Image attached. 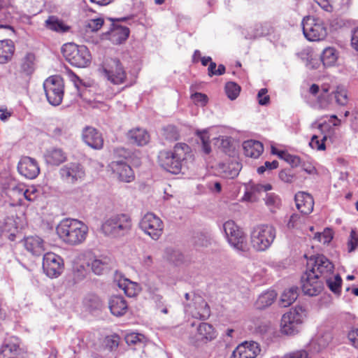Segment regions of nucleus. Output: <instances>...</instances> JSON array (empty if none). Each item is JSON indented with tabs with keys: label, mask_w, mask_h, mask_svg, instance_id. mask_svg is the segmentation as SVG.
<instances>
[{
	"label": "nucleus",
	"mask_w": 358,
	"mask_h": 358,
	"mask_svg": "<svg viewBox=\"0 0 358 358\" xmlns=\"http://www.w3.org/2000/svg\"><path fill=\"white\" fill-rule=\"evenodd\" d=\"M192 159L189 146L182 143L176 144L173 151L163 150L158 155L159 166L173 174H178L183 168L187 167V162Z\"/></svg>",
	"instance_id": "obj_1"
},
{
	"label": "nucleus",
	"mask_w": 358,
	"mask_h": 358,
	"mask_svg": "<svg viewBox=\"0 0 358 358\" xmlns=\"http://www.w3.org/2000/svg\"><path fill=\"white\" fill-rule=\"evenodd\" d=\"M59 238L69 245L83 243L87 236L88 227L83 222L76 219H64L56 227Z\"/></svg>",
	"instance_id": "obj_2"
},
{
	"label": "nucleus",
	"mask_w": 358,
	"mask_h": 358,
	"mask_svg": "<svg viewBox=\"0 0 358 358\" xmlns=\"http://www.w3.org/2000/svg\"><path fill=\"white\" fill-rule=\"evenodd\" d=\"M132 228V220L128 214H115L107 218L101 226L103 233L109 237L120 238L128 234Z\"/></svg>",
	"instance_id": "obj_3"
},
{
	"label": "nucleus",
	"mask_w": 358,
	"mask_h": 358,
	"mask_svg": "<svg viewBox=\"0 0 358 358\" xmlns=\"http://www.w3.org/2000/svg\"><path fill=\"white\" fill-rule=\"evenodd\" d=\"M276 236L275 228L270 224L255 227L250 234V243L257 251H265L271 247Z\"/></svg>",
	"instance_id": "obj_4"
},
{
	"label": "nucleus",
	"mask_w": 358,
	"mask_h": 358,
	"mask_svg": "<svg viewBox=\"0 0 358 358\" xmlns=\"http://www.w3.org/2000/svg\"><path fill=\"white\" fill-rule=\"evenodd\" d=\"M62 52L66 59L76 67H85L91 60L90 53L84 45L78 46L75 43H66L62 46Z\"/></svg>",
	"instance_id": "obj_5"
},
{
	"label": "nucleus",
	"mask_w": 358,
	"mask_h": 358,
	"mask_svg": "<svg viewBox=\"0 0 358 358\" xmlns=\"http://www.w3.org/2000/svg\"><path fill=\"white\" fill-rule=\"evenodd\" d=\"M304 309L298 306L284 314L281 319V331L286 335H294L300 330L304 317Z\"/></svg>",
	"instance_id": "obj_6"
},
{
	"label": "nucleus",
	"mask_w": 358,
	"mask_h": 358,
	"mask_svg": "<svg viewBox=\"0 0 358 358\" xmlns=\"http://www.w3.org/2000/svg\"><path fill=\"white\" fill-rule=\"evenodd\" d=\"M223 229L229 245L238 251L248 250L244 232L233 220H228L223 224Z\"/></svg>",
	"instance_id": "obj_7"
},
{
	"label": "nucleus",
	"mask_w": 358,
	"mask_h": 358,
	"mask_svg": "<svg viewBox=\"0 0 358 358\" xmlns=\"http://www.w3.org/2000/svg\"><path fill=\"white\" fill-rule=\"evenodd\" d=\"M105 77L114 85L123 84L127 79V73L120 61L117 58H107L102 64Z\"/></svg>",
	"instance_id": "obj_8"
},
{
	"label": "nucleus",
	"mask_w": 358,
	"mask_h": 358,
	"mask_svg": "<svg viewBox=\"0 0 358 358\" xmlns=\"http://www.w3.org/2000/svg\"><path fill=\"white\" fill-rule=\"evenodd\" d=\"M43 88L48 102L52 106H59L63 99L64 85L63 79L59 76L47 78Z\"/></svg>",
	"instance_id": "obj_9"
},
{
	"label": "nucleus",
	"mask_w": 358,
	"mask_h": 358,
	"mask_svg": "<svg viewBox=\"0 0 358 358\" xmlns=\"http://www.w3.org/2000/svg\"><path fill=\"white\" fill-rule=\"evenodd\" d=\"M302 28L305 37L310 41L323 40L327 35L323 22L313 17H305L302 21Z\"/></svg>",
	"instance_id": "obj_10"
},
{
	"label": "nucleus",
	"mask_w": 358,
	"mask_h": 358,
	"mask_svg": "<svg viewBox=\"0 0 358 358\" xmlns=\"http://www.w3.org/2000/svg\"><path fill=\"white\" fill-rule=\"evenodd\" d=\"M140 229L153 240H158L164 229L162 220L152 213H146L139 222Z\"/></svg>",
	"instance_id": "obj_11"
},
{
	"label": "nucleus",
	"mask_w": 358,
	"mask_h": 358,
	"mask_svg": "<svg viewBox=\"0 0 358 358\" xmlns=\"http://www.w3.org/2000/svg\"><path fill=\"white\" fill-rule=\"evenodd\" d=\"M307 266L310 268L308 271L322 280L334 274V264L322 255L310 257Z\"/></svg>",
	"instance_id": "obj_12"
},
{
	"label": "nucleus",
	"mask_w": 358,
	"mask_h": 358,
	"mask_svg": "<svg viewBox=\"0 0 358 358\" xmlns=\"http://www.w3.org/2000/svg\"><path fill=\"white\" fill-rule=\"evenodd\" d=\"M333 98L338 105L345 106L348 101V93L345 88L338 87L336 90L330 91L327 85H322L321 94L318 97V101L322 107H327L331 103Z\"/></svg>",
	"instance_id": "obj_13"
},
{
	"label": "nucleus",
	"mask_w": 358,
	"mask_h": 358,
	"mask_svg": "<svg viewBox=\"0 0 358 358\" xmlns=\"http://www.w3.org/2000/svg\"><path fill=\"white\" fill-rule=\"evenodd\" d=\"M43 268L45 274L50 278H57L63 271V259L60 256L53 252H48L43 256Z\"/></svg>",
	"instance_id": "obj_14"
},
{
	"label": "nucleus",
	"mask_w": 358,
	"mask_h": 358,
	"mask_svg": "<svg viewBox=\"0 0 358 358\" xmlns=\"http://www.w3.org/2000/svg\"><path fill=\"white\" fill-rule=\"evenodd\" d=\"M322 280L317 275L306 271L301 277V289L303 293L311 296L319 294L323 288Z\"/></svg>",
	"instance_id": "obj_15"
},
{
	"label": "nucleus",
	"mask_w": 358,
	"mask_h": 358,
	"mask_svg": "<svg viewBox=\"0 0 358 358\" xmlns=\"http://www.w3.org/2000/svg\"><path fill=\"white\" fill-rule=\"evenodd\" d=\"M59 174L65 182L73 184L85 176V171L79 164L70 163L61 168Z\"/></svg>",
	"instance_id": "obj_16"
},
{
	"label": "nucleus",
	"mask_w": 358,
	"mask_h": 358,
	"mask_svg": "<svg viewBox=\"0 0 358 358\" xmlns=\"http://www.w3.org/2000/svg\"><path fill=\"white\" fill-rule=\"evenodd\" d=\"M261 349L255 341H245L239 344L233 351L230 358H255Z\"/></svg>",
	"instance_id": "obj_17"
},
{
	"label": "nucleus",
	"mask_w": 358,
	"mask_h": 358,
	"mask_svg": "<svg viewBox=\"0 0 358 358\" xmlns=\"http://www.w3.org/2000/svg\"><path fill=\"white\" fill-rule=\"evenodd\" d=\"M17 170L20 174L28 179L36 178L40 173L38 162L29 157H23L20 159Z\"/></svg>",
	"instance_id": "obj_18"
},
{
	"label": "nucleus",
	"mask_w": 358,
	"mask_h": 358,
	"mask_svg": "<svg viewBox=\"0 0 358 358\" xmlns=\"http://www.w3.org/2000/svg\"><path fill=\"white\" fill-rule=\"evenodd\" d=\"M111 168L120 181L131 182L135 178L134 173L131 166L122 161L113 162Z\"/></svg>",
	"instance_id": "obj_19"
},
{
	"label": "nucleus",
	"mask_w": 358,
	"mask_h": 358,
	"mask_svg": "<svg viewBox=\"0 0 358 358\" xmlns=\"http://www.w3.org/2000/svg\"><path fill=\"white\" fill-rule=\"evenodd\" d=\"M0 358H27V353L20 348L18 344L5 342L0 349Z\"/></svg>",
	"instance_id": "obj_20"
},
{
	"label": "nucleus",
	"mask_w": 358,
	"mask_h": 358,
	"mask_svg": "<svg viewBox=\"0 0 358 358\" xmlns=\"http://www.w3.org/2000/svg\"><path fill=\"white\" fill-rule=\"evenodd\" d=\"M85 143L94 149H101L103 145L101 134L93 127H86L83 132Z\"/></svg>",
	"instance_id": "obj_21"
},
{
	"label": "nucleus",
	"mask_w": 358,
	"mask_h": 358,
	"mask_svg": "<svg viewBox=\"0 0 358 358\" xmlns=\"http://www.w3.org/2000/svg\"><path fill=\"white\" fill-rule=\"evenodd\" d=\"M295 202L297 209L304 215L310 214L314 206L313 196L304 192H299L295 195Z\"/></svg>",
	"instance_id": "obj_22"
},
{
	"label": "nucleus",
	"mask_w": 358,
	"mask_h": 358,
	"mask_svg": "<svg viewBox=\"0 0 358 358\" xmlns=\"http://www.w3.org/2000/svg\"><path fill=\"white\" fill-rule=\"evenodd\" d=\"M193 303L194 310L190 312L194 317L203 320L209 317L210 315V307L201 296L194 295Z\"/></svg>",
	"instance_id": "obj_23"
},
{
	"label": "nucleus",
	"mask_w": 358,
	"mask_h": 358,
	"mask_svg": "<svg viewBox=\"0 0 358 358\" xmlns=\"http://www.w3.org/2000/svg\"><path fill=\"white\" fill-rule=\"evenodd\" d=\"M43 157L45 162L52 166H58L66 162L67 159L66 154L59 148L47 149Z\"/></svg>",
	"instance_id": "obj_24"
},
{
	"label": "nucleus",
	"mask_w": 358,
	"mask_h": 358,
	"mask_svg": "<svg viewBox=\"0 0 358 358\" xmlns=\"http://www.w3.org/2000/svg\"><path fill=\"white\" fill-rule=\"evenodd\" d=\"M241 168V164L237 160L233 159L227 163L220 164L218 170L222 177L234 178L238 175Z\"/></svg>",
	"instance_id": "obj_25"
},
{
	"label": "nucleus",
	"mask_w": 358,
	"mask_h": 358,
	"mask_svg": "<svg viewBox=\"0 0 358 358\" xmlns=\"http://www.w3.org/2000/svg\"><path fill=\"white\" fill-rule=\"evenodd\" d=\"M127 136L131 144L138 146L145 145L150 141V135L148 131L141 128L131 129Z\"/></svg>",
	"instance_id": "obj_26"
},
{
	"label": "nucleus",
	"mask_w": 358,
	"mask_h": 358,
	"mask_svg": "<svg viewBox=\"0 0 358 358\" xmlns=\"http://www.w3.org/2000/svg\"><path fill=\"white\" fill-rule=\"evenodd\" d=\"M108 306L111 313L117 317L124 315L127 310V301L122 296H113L108 301Z\"/></svg>",
	"instance_id": "obj_27"
},
{
	"label": "nucleus",
	"mask_w": 358,
	"mask_h": 358,
	"mask_svg": "<svg viewBox=\"0 0 358 358\" xmlns=\"http://www.w3.org/2000/svg\"><path fill=\"white\" fill-rule=\"evenodd\" d=\"M24 245L27 251L36 256L41 255L45 250L43 239L36 236L24 238Z\"/></svg>",
	"instance_id": "obj_28"
},
{
	"label": "nucleus",
	"mask_w": 358,
	"mask_h": 358,
	"mask_svg": "<svg viewBox=\"0 0 358 358\" xmlns=\"http://www.w3.org/2000/svg\"><path fill=\"white\" fill-rule=\"evenodd\" d=\"M109 39L115 44L122 43L129 35V28L113 24V28L108 32Z\"/></svg>",
	"instance_id": "obj_29"
},
{
	"label": "nucleus",
	"mask_w": 358,
	"mask_h": 358,
	"mask_svg": "<svg viewBox=\"0 0 358 358\" xmlns=\"http://www.w3.org/2000/svg\"><path fill=\"white\" fill-rule=\"evenodd\" d=\"M243 148L245 155L252 158L259 157L264 150L262 143L254 140L245 141L243 143Z\"/></svg>",
	"instance_id": "obj_30"
},
{
	"label": "nucleus",
	"mask_w": 358,
	"mask_h": 358,
	"mask_svg": "<svg viewBox=\"0 0 358 358\" xmlns=\"http://www.w3.org/2000/svg\"><path fill=\"white\" fill-rule=\"evenodd\" d=\"M15 51L14 43L11 40L0 41V64L10 61Z\"/></svg>",
	"instance_id": "obj_31"
},
{
	"label": "nucleus",
	"mask_w": 358,
	"mask_h": 358,
	"mask_svg": "<svg viewBox=\"0 0 358 358\" xmlns=\"http://www.w3.org/2000/svg\"><path fill=\"white\" fill-rule=\"evenodd\" d=\"M45 27L49 30L59 33H64L70 29L69 26L65 24L62 20L55 15L48 17L45 21Z\"/></svg>",
	"instance_id": "obj_32"
},
{
	"label": "nucleus",
	"mask_w": 358,
	"mask_h": 358,
	"mask_svg": "<svg viewBox=\"0 0 358 358\" xmlns=\"http://www.w3.org/2000/svg\"><path fill=\"white\" fill-rule=\"evenodd\" d=\"M117 285L129 297L136 296L141 291V287L138 284L127 278L120 280Z\"/></svg>",
	"instance_id": "obj_33"
},
{
	"label": "nucleus",
	"mask_w": 358,
	"mask_h": 358,
	"mask_svg": "<svg viewBox=\"0 0 358 358\" xmlns=\"http://www.w3.org/2000/svg\"><path fill=\"white\" fill-rule=\"evenodd\" d=\"M35 55L27 53L21 61L20 72L27 78L29 77L35 70Z\"/></svg>",
	"instance_id": "obj_34"
},
{
	"label": "nucleus",
	"mask_w": 358,
	"mask_h": 358,
	"mask_svg": "<svg viewBox=\"0 0 358 358\" xmlns=\"http://www.w3.org/2000/svg\"><path fill=\"white\" fill-rule=\"evenodd\" d=\"M264 201L265 205L272 213H275L281 208V199L275 193H267L264 198Z\"/></svg>",
	"instance_id": "obj_35"
},
{
	"label": "nucleus",
	"mask_w": 358,
	"mask_h": 358,
	"mask_svg": "<svg viewBox=\"0 0 358 358\" xmlns=\"http://www.w3.org/2000/svg\"><path fill=\"white\" fill-rule=\"evenodd\" d=\"M199 339L202 341H211L216 337L213 327L208 323H201L197 328Z\"/></svg>",
	"instance_id": "obj_36"
},
{
	"label": "nucleus",
	"mask_w": 358,
	"mask_h": 358,
	"mask_svg": "<svg viewBox=\"0 0 358 358\" xmlns=\"http://www.w3.org/2000/svg\"><path fill=\"white\" fill-rule=\"evenodd\" d=\"M297 287H292L285 289L281 295L280 305L283 307H287L294 303L299 296Z\"/></svg>",
	"instance_id": "obj_37"
},
{
	"label": "nucleus",
	"mask_w": 358,
	"mask_h": 358,
	"mask_svg": "<svg viewBox=\"0 0 358 358\" xmlns=\"http://www.w3.org/2000/svg\"><path fill=\"white\" fill-rule=\"evenodd\" d=\"M276 293L273 290L266 292L262 294L256 301V306L258 309H264L271 306L276 298Z\"/></svg>",
	"instance_id": "obj_38"
},
{
	"label": "nucleus",
	"mask_w": 358,
	"mask_h": 358,
	"mask_svg": "<svg viewBox=\"0 0 358 358\" xmlns=\"http://www.w3.org/2000/svg\"><path fill=\"white\" fill-rule=\"evenodd\" d=\"M338 52L332 47L326 48L322 54L321 59L324 66H333L338 59Z\"/></svg>",
	"instance_id": "obj_39"
},
{
	"label": "nucleus",
	"mask_w": 358,
	"mask_h": 358,
	"mask_svg": "<svg viewBox=\"0 0 358 358\" xmlns=\"http://www.w3.org/2000/svg\"><path fill=\"white\" fill-rule=\"evenodd\" d=\"M110 263V259L106 257H95L89 264L91 266L92 271L97 275L102 273L103 270L107 268Z\"/></svg>",
	"instance_id": "obj_40"
},
{
	"label": "nucleus",
	"mask_w": 358,
	"mask_h": 358,
	"mask_svg": "<svg viewBox=\"0 0 358 358\" xmlns=\"http://www.w3.org/2000/svg\"><path fill=\"white\" fill-rule=\"evenodd\" d=\"M323 280L326 281L327 286L335 294L340 292L342 279L338 274L334 275L333 277L329 275Z\"/></svg>",
	"instance_id": "obj_41"
},
{
	"label": "nucleus",
	"mask_w": 358,
	"mask_h": 358,
	"mask_svg": "<svg viewBox=\"0 0 358 358\" xmlns=\"http://www.w3.org/2000/svg\"><path fill=\"white\" fill-rule=\"evenodd\" d=\"M166 258L175 264L182 262L184 256L180 251L174 248H169L165 251Z\"/></svg>",
	"instance_id": "obj_42"
},
{
	"label": "nucleus",
	"mask_w": 358,
	"mask_h": 358,
	"mask_svg": "<svg viewBox=\"0 0 358 358\" xmlns=\"http://www.w3.org/2000/svg\"><path fill=\"white\" fill-rule=\"evenodd\" d=\"M241 91L238 85L234 82H229L225 85V92L229 99L234 100L237 98Z\"/></svg>",
	"instance_id": "obj_43"
},
{
	"label": "nucleus",
	"mask_w": 358,
	"mask_h": 358,
	"mask_svg": "<svg viewBox=\"0 0 358 358\" xmlns=\"http://www.w3.org/2000/svg\"><path fill=\"white\" fill-rule=\"evenodd\" d=\"M104 20L101 17L90 19L86 21L85 27L90 31H97L103 25Z\"/></svg>",
	"instance_id": "obj_44"
},
{
	"label": "nucleus",
	"mask_w": 358,
	"mask_h": 358,
	"mask_svg": "<svg viewBox=\"0 0 358 358\" xmlns=\"http://www.w3.org/2000/svg\"><path fill=\"white\" fill-rule=\"evenodd\" d=\"M145 336L143 334L137 333L128 334L125 336V341L128 345H136L138 343H143Z\"/></svg>",
	"instance_id": "obj_45"
},
{
	"label": "nucleus",
	"mask_w": 358,
	"mask_h": 358,
	"mask_svg": "<svg viewBox=\"0 0 358 358\" xmlns=\"http://www.w3.org/2000/svg\"><path fill=\"white\" fill-rule=\"evenodd\" d=\"M327 139V136H324L321 141H320L317 135H313L311 138L310 142L309 143L310 146L316 149L317 150H324L326 148L324 141Z\"/></svg>",
	"instance_id": "obj_46"
},
{
	"label": "nucleus",
	"mask_w": 358,
	"mask_h": 358,
	"mask_svg": "<svg viewBox=\"0 0 358 358\" xmlns=\"http://www.w3.org/2000/svg\"><path fill=\"white\" fill-rule=\"evenodd\" d=\"M164 137L169 141H176L179 138L178 131L176 127L169 125L164 129Z\"/></svg>",
	"instance_id": "obj_47"
},
{
	"label": "nucleus",
	"mask_w": 358,
	"mask_h": 358,
	"mask_svg": "<svg viewBox=\"0 0 358 358\" xmlns=\"http://www.w3.org/2000/svg\"><path fill=\"white\" fill-rule=\"evenodd\" d=\"M332 238V233L329 229L325 230L322 233H316L314 236V239L324 244L329 243Z\"/></svg>",
	"instance_id": "obj_48"
},
{
	"label": "nucleus",
	"mask_w": 358,
	"mask_h": 358,
	"mask_svg": "<svg viewBox=\"0 0 358 358\" xmlns=\"http://www.w3.org/2000/svg\"><path fill=\"white\" fill-rule=\"evenodd\" d=\"M24 192V197L29 201H35L39 195L38 190L36 187L31 186L28 188H25Z\"/></svg>",
	"instance_id": "obj_49"
},
{
	"label": "nucleus",
	"mask_w": 358,
	"mask_h": 358,
	"mask_svg": "<svg viewBox=\"0 0 358 358\" xmlns=\"http://www.w3.org/2000/svg\"><path fill=\"white\" fill-rule=\"evenodd\" d=\"M86 306L92 309H99L101 307V299L97 296H90L85 299Z\"/></svg>",
	"instance_id": "obj_50"
},
{
	"label": "nucleus",
	"mask_w": 358,
	"mask_h": 358,
	"mask_svg": "<svg viewBox=\"0 0 358 358\" xmlns=\"http://www.w3.org/2000/svg\"><path fill=\"white\" fill-rule=\"evenodd\" d=\"M358 246V234L355 230H352L348 241V251H354Z\"/></svg>",
	"instance_id": "obj_51"
},
{
	"label": "nucleus",
	"mask_w": 358,
	"mask_h": 358,
	"mask_svg": "<svg viewBox=\"0 0 358 358\" xmlns=\"http://www.w3.org/2000/svg\"><path fill=\"white\" fill-rule=\"evenodd\" d=\"M279 178L285 182L291 183L294 181L295 176L291 170L284 169L279 173Z\"/></svg>",
	"instance_id": "obj_52"
},
{
	"label": "nucleus",
	"mask_w": 358,
	"mask_h": 358,
	"mask_svg": "<svg viewBox=\"0 0 358 358\" xmlns=\"http://www.w3.org/2000/svg\"><path fill=\"white\" fill-rule=\"evenodd\" d=\"M154 300L156 303V307L158 310H159L162 313L167 314L168 308L166 305L165 304V301L161 295H155L154 296Z\"/></svg>",
	"instance_id": "obj_53"
},
{
	"label": "nucleus",
	"mask_w": 358,
	"mask_h": 358,
	"mask_svg": "<svg viewBox=\"0 0 358 358\" xmlns=\"http://www.w3.org/2000/svg\"><path fill=\"white\" fill-rule=\"evenodd\" d=\"M106 345L110 351L117 348L119 345V337L117 336H112L106 338Z\"/></svg>",
	"instance_id": "obj_54"
},
{
	"label": "nucleus",
	"mask_w": 358,
	"mask_h": 358,
	"mask_svg": "<svg viewBox=\"0 0 358 358\" xmlns=\"http://www.w3.org/2000/svg\"><path fill=\"white\" fill-rule=\"evenodd\" d=\"M283 358H309V355L306 350H299L287 353Z\"/></svg>",
	"instance_id": "obj_55"
},
{
	"label": "nucleus",
	"mask_w": 358,
	"mask_h": 358,
	"mask_svg": "<svg viewBox=\"0 0 358 358\" xmlns=\"http://www.w3.org/2000/svg\"><path fill=\"white\" fill-rule=\"evenodd\" d=\"M266 88L261 89L257 94L258 102L262 106L267 105L269 103L270 97L266 94Z\"/></svg>",
	"instance_id": "obj_56"
},
{
	"label": "nucleus",
	"mask_w": 358,
	"mask_h": 358,
	"mask_svg": "<svg viewBox=\"0 0 358 358\" xmlns=\"http://www.w3.org/2000/svg\"><path fill=\"white\" fill-rule=\"evenodd\" d=\"M192 99L196 104L204 106L208 101V96L204 94L196 92L192 95Z\"/></svg>",
	"instance_id": "obj_57"
},
{
	"label": "nucleus",
	"mask_w": 358,
	"mask_h": 358,
	"mask_svg": "<svg viewBox=\"0 0 358 358\" xmlns=\"http://www.w3.org/2000/svg\"><path fill=\"white\" fill-rule=\"evenodd\" d=\"M25 190V187L22 185H16L13 187L9 189V194L10 195H17L20 196L19 201H21V196L24 197V191Z\"/></svg>",
	"instance_id": "obj_58"
},
{
	"label": "nucleus",
	"mask_w": 358,
	"mask_h": 358,
	"mask_svg": "<svg viewBox=\"0 0 358 358\" xmlns=\"http://www.w3.org/2000/svg\"><path fill=\"white\" fill-rule=\"evenodd\" d=\"M285 162L292 167H296L301 164V159L296 155H292L288 153L287 155H285Z\"/></svg>",
	"instance_id": "obj_59"
},
{
	"label": "nucleus",
	"mask_w": 358,
	"mask_h": 358,
	"mask_svg": "<svg viewBox=\"0 0 358 358\" xmlns=\"http://www.w3.org/2000/svg\"><path fill=\"white\" fill-rule=\"evenodd\" d=\"M348 339L355 348H358V329L351 330L348 335Z\"/></svg>",
	"instance_id": "obj_60"
},
{
	"label": "nucleus",
	"mask_w": 358,
	"mask_h": 358,
	"mask_svg": "<svg viewBox=\"0 0 358 358\" xmlns=\"http://www.w3.org/2000/svg\"><path fill=\"white\" fill-rule=\"evenodd\" d=\"M201 142H202V150L203 152L208 155L211 152V148L209 144L208 137L206 136V134H203L201 136Z\"/></svg>",
	"instance_id": "obj_61"
},
{
	"label": "nucleus",
	"mask_w": 358,
	"mask_h": 358,
	"mask_svg": "<svg viewBox=\"0 0 358 358\" xmlns=\"http://www.w3.org/2000/svg\"><path fill=\"white\" fill-rule=\"evenodd\" d=\"M351 45L353 49L358 52V27L355 28L352 33Z\"/></svg>",
	"instance_id": "obj_62"
},
{
	"label": "nucleus",
	"mask_w": 358,
	"mask_h": 358,
	"mask_svg": "<svg viewBox=\"0 0 358 358\" xmlns=\"http://www.w3.org/2000/svg\"><path fill=\"white\" fill-rule=\"evenodd\" d=\"M316 3L325 11L331 12L332 6L329 3V0H315Z\"/></svg>",
	"instance_id": "obj_63"
},
{
	"label": "nucleus",
	"mask_w": 358,
	"mask_h": 358,
	"mask_svg": "<svg viewBox=\"0 0 358 358\" xmlns=\"http://www.w3.org/2000/svg\"><path fill=\"white\" fill-rule=\"evenodd\" d=\"M300 217L297 214H292L287 222L288 228H294L296 226V222L299 221Z\"/></svg>",
	"instance_id": "obj_64"
}]
</instances>
